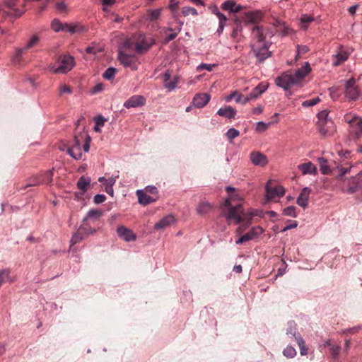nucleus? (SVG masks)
<instances>
[{
    "label": "nucleus",
    "instance_id": "f257e3e1",
    "mask_svg": "<svg viewBox=\"0 0 362 362\" xmlns=\"http://www.w3.org/2000/svg\"><path fill=\"white\" fill-rule=\"evenodd\" d=\"M310 71L311 68L309 63L305 62L303 66L296 69L293 73L286 71L278 76L275 83L279 87L284 88L285 90H288L292 86L298 84Z\"/></svg>",
    "mask_w": 362,
    "mask_h": 362
},
{
    "label": "nucleus",
    "instance_id": "f03ea898",
    "mask_svg": "<svg viewBox=\"0 0 362 362\" xmlns=\"http://www.w3.org/2000/svg\"><path fill=\"white\" fill-rule=\"evenodd\" d=\"M344 121L349 124V134L355 139L362 135V118L351 113H347L344 117Z\"/></svg>",
    "mask_w": 362,
    "mask_h": 362
},
{
    "label": "nucleus",
    "instance_id": "7ed1b4c3",
    "mask_svg": "<svg viewBox=\"0 0 362 362\" xmlns=\"http://www.w3.org/2000/svg\"><path fill=\"white\" fill-rule=\"evenodd\" d=\"M59 65L58 66L54 65L51 67V70L54 74H66L75 65L74 58L69 54L59 56Z\"/></svg>",
    "mask_w": 362,
    "mask_h": 362
},
{
    "label": "nucleus",
    "instance_id": "20e7f679",
    "mask_svg": "<svg viewBox=\"0 0 362 362\" xmlns=\"http://www.w3.org/2000/svg\"><path fill=\"white\" fill-rule=\"evenodd\" d=\"M270 45L271 43L250 44L251 51L259 63L263 62L266 59L272 56V52L269 51Z\"/></svg>",
    "mask_w": 362,
    "mask_h": 362
},
{
    "label": "nucleus",
    "instance_id": "39448f33",
    "mask_svg": "<svg viewBox=\"0 0 362 362\" xmlns=\"http://www.w3.org/2000/svg\"><path fill=\"white\" fill-rule=\"evenodd\" d=\"M252 40L251 44L260 45L264 43H270L266 40V28L263 26L255 25L252 28Z\"/></svg>",
    "mask_w": 362,
    "mask_h": 362
},
{
    "label": "nucleus",
    "instance_id": "423d86ee",
    "mask_svg": "<svg viewBox=\"0 0 362 362\" xmlns=\"http://www.w3.org/2000/svg\"><path fill=\"white\" fill-rule=\"evenodd\" d=\"M264 229L261 226H255L252 227L249 232L242 235L240 238H238L235 243L237 245H241L245 242L250 241L251 240L255 239L258 238L260 235L264 233Z\"/></svg>",
    "mask_w": 362,
    "mask_h": 362
},
{
    "label": "nucleus",
    "instance_id": "0eeeda50",
    "mask_svg": "<svg viewBox=\"0 0 362 362\" xmlns=\"http://www.w3.org/2000/svg\"><path fill=\"white\" fill-rule=\"evenodd\" d=\"M264 18V13L261 10H255L244 13L243 22L246 24H255L260 23Z\"/></svg>",
    "mask_w": 362,
    "mask_h": 362
},
{
    "label": "nucleus",
    "instance_id": "6e6552de",
    "mask_svg": "<svg viewBox=\"0 0 362 362\" xmlns=\"http://www.w3.org/2000/svg\"><path fill=\"white\" fill-rule=\"evenodd\" d=\"M243 206L242 204H238L235 206H231L229 208L227 214H225V217L227 221H230L234 220L235 223H240L243 222L244 218L242 217Z\"/></svg>",
    "mask_w": 362,
    "mask_h": 362
},
{
    "label": "nucleus",
    "instance_id": "1a4fd4ad",
    "mask_svg": "<svg viewBox=\"0 0 362 362\" xmlns=\"http://www.w3.org/2000/svg\"><path fill=\"white\" fill-rule=\"evenodd\" d=\"M345 95L350 100H356L359 96V90L356 86V80L351 78L345 83Z\"/></svg>",
    "mask_w": 362,
    "mask_h": 362
},
{
    "label": "nucleus",
    "instance_id": "9d476101",
    "mask_svg": "<svg viewBox=\"0 0 362 362\" xmlns=\"http://www.w3.org/2000/svg\"><path fill=\"white\" fill-rule=\"evenodd\" d=\"M269 182L265 187L266 189V197L268 200H272L275 197H281L285 194V189L282 186H276L274 187H272L269 186Z\"/></svg>",
    "mask_w": 362,
    "mask_h": 362
},
{
    "label": "nucleus",
    "instance_id": "9b49d317",
    "mask_svg": "<svg viewBox=\"0 0 362 362\" xmlns=\"http://www.w3.org/2000/svg\"><path fill=\"white\" fill-rule=\"evenodd\" d=\"M118 59L124 67H131L136 69V57L135 55L127 54L119 52L118 54Z\"/></svg>",
    "mask_w": 362,
    "mask_h": 362
},
{
    "label": "nucleus",
    "instance_id": "f8f14e48",
    "mask_svg": "<svg viewBox=\"0 0 362 362\" xmlns=\"http://www.w3.org/2000/svg\"><path fill=\"white\" fill-rule=\"evenodd\" d=\"M320 134L323 136H332L335 132V125L332 120L325 121L317 125Z\"/></svg>",
    "mask_w": 362,
    "mask_h": 362
},
{
    "label": "nucleus",
    "instance_id": "ddd939ff",
    "mask_svg": "<svg viewBox=\"0 0 362 362\" xmlns=\"http://www.w3.org/2000/svg\"><path fill=\"white\" fill-rule=\"evenodd\" d=\"M146 103V98L139 95H134L130 97L127 100H126L124 103V106L126 108L131 107H139L144 105Z\"/></svg>",
    "mask_w": 362,
    "mask_h": 362
},
{
    "label": "nucleus",
    "instance_id": "4468645a",
    "mask_svg": "<svg viewBox=\"0 0 362 362\" xmlns=\"http://www.w3.org/2000/svg\"><path fill=\"white\" fill-rule=\"evenodd\" d=\"M117 233L119 238L126 242L134 241L136 239V234L130 229L121 226L117 228Z\"/></svg>",
    "mask_w": 362,
    "mask_h": 362
},
{
    "label": "nucleus",
    "instance_id": "2eb2a0df",
    "mask_svg": "<svg viewBox=\"0 0 362 362\" xmlns=\"http://www.w3.org/2000/svg\"><path fill=\"white\" fill-rule=\"evenodd\" d=\"M211 96L208 93H197L192 100V104L197 108H202L209 102Z\"/></svg>",
    "mask_w": 362,
    "mask_h": 362
},
{
    "label": "nucleus",
    "instance_id": "dca6fc26",
    "mask_svg": "<svg viewBox=\"0 0 362 362\" xmlns=\"http://www.w3.org/2000/svg\"><path fill=\"white\" fill-rule=\"evenodd\" d=\"M311 191L310 188L305 187L301 190L300 194L297 197L296 203L303 209H305L308 206V200Z\"/></svg>",
    "mask_w": 362,
    "mask_h": 362
},
{
    "label": "nucleus",
    "instance_id": "f3484780",
    "mask_svg": "<svg viewBox=\"0 0 362 362\" xmlns=\"http://www.w3.org/2000/svg\"><path fill=\"white\" fill-rule=\"evenodd\" d=\"M250 158L251 162L255 165H259V166H265L268 163V159L267 157L259 152V151H253L250 155Z\"/></svg>",
    "mask_w": 362,
    "mask_h": 362
},
{
    "label": "nucleus",
    "instance_id": "a211bd4d",
    "mask_svg": "<svg viewBox=\"0 0 362 362\" xmlns=\"http://www.w3.org/2000/svg\"><path fill=\"white\" fill-rule=\"evenodd\" d=\"M175 221V219L173 215H167L155 223L154 228L157 230L165 229L171 226Z\"/></svg>",
    "mask_w": 362,
    "mask_h": 362
},
{
    "label": "nucleus",
    "instance_id": "6ab92c4d",
    "mask_svg": "<svg viewBox=\"0 0 362 362\" xmlns=\"http://www.w3.org/2000/svg\"><path fill=\"white\" fill-rule=\"evenodd\" d=\"M287 334H291L295 338L300 348V354L302 356L306 355L308 354V348L306 347L305 341L301 337V336L298 333H296V332H293L292 329L288 330Z\"/></svg>",
    "mask_w": 362,
    "mask_h": 362
},
{
    "label": "nucleus",
    "instance_id": "aec40b11",
    "mask_svg": "<svg viewBox=\"0 0 362 362\" xmlns=\"http://www.w3.org/2000/svg\"><path fill=\"white\" fill-rule=\"evenodd\" d=\"M138 202L142 205H147L156 201L157 197H153L148 195L144 190L139 189L136 191Z\"/></svg>",
    "mask_w": 362,
    "mask_h": 362
},
{
    "label": "nucleus",
    "instance_id": "412c9836",
    "mask_svg": "<svg viewBox=\"0 0 362 362\" xmlns=\"http://www.w3.org/2000/svg\"><path fill=\"white\" fill-rule=\"evenodd\" d=\"M217 114L220 116L231 119L235 117L236 111L231 106H225L224 107L220 108L218 110Z\"/></svg>",
    "mask_w": 362,
    "mask_h": 362
},
{
    "label": "nucleus",
    "instance_id": "4be33fe9",
    "mask_svg": "<svg viewBox=\"0 0 362 362\" xmlns=\"http://www.w3.org/2000/svg\"><path fill=\"white\" fill-rule=\"evenodd\" d=\"M298 168L303 175H315L317 173L316 167L311 162L300 164L298 165Z\"/></svg>",
    "mask_w": 362,
    "mask_h": 362
},
{
    "label": "nucleus",
    "instance_id": "5701e85b",
    "mask_svg": "<svg viewBox=\"0 0 362 362\" xmlns=\"http://www.w3.org/2000/svg\"><path fill=\"white\" fill-rule=\"evenodd\" d=\"M361 187V179L358 175L356 177H351L349 181V193H354Z\"/></svg>",
    "mask_w": 362,
    "mask_h": 362
},
{
    "label": "nucleus",
    "instance_id": "b1692460",
    "mask_svg": "<svg viewBox=\"0 0 362 362\" xmlns=\"http://www.w3.org/2000/svg\"><path fill=\"white\" fill-rule=\"evenodd\" d=\"M26 51L23 47L16 49L14 54L11 57V62L14 65H21L23 63V54Z\"/></svg>",
    "mask_w": 362,
    "mask_h": 362
},
{
    "label": "nucleus",
    "instance_id": "393cba45",
    "mask_svg": "<svg viewBox=\"0 0 362 362\" xmlns=\"http://www.w3.org/2000/svg\"><path fill=\"white\" fill-rule=\"evenodd\" d=\"M90 177L81 176L77 181V187L82 191L83 193L88 190V187L90 184Z\"/></svg>",
    "mask_w": 362,
    "mask_h": 362
},
{
    "label": "nucleus",
    "instance_id": "a878e982",
    "mask_svg": "<svg viewBox=\"0 0 362 362\" xmlns=\"http://www.w3.org/2000/svg\"><path fill=\"white\" fill-rule=\"evenodd\" d=\"M334 57L336 60L333 62V65L337 66L348 59L349 54L344 50H340Z\"/></svg>",
    "mask_w": 362,
    "mask_h": 362
},
{
    "label": "nucleus",
    "instance_id": "bb28decb",
    "mask_svg": "<svg viewBox=\"0 0 362 362\" xmlns=\"http://www.w3.org/2000/svg\"><path fill=\"white\" fill-rule=\"evenodd\" d=\"M212 207L209 202L203 201L198 204L197 211L199 215H205L211 210Z\"/></svg>",
    "mask_w": 362,
    "mask_h": 362
},
{
    "label": "nucleus",
    "instance_id": "cd10ccee",
    "mask_svg": "<svg viewBox=\"0 0 362 362\" xmlns=\"http://www.w3.org/2000/svg\"><path fill=\"white\" fill-rule=\"evenodd\" d=\"M42 177V175H41V174L35 175L31 177L28 180V183L23 187V189L43 184Z\"/></svg>",
    "mask_w": 362,
    "mask_h": 362
},
{
    "label": "nucleus",
    "instance_id": "c85d7f7f",
    "mask_svg": "<svg viewBox=\"0 0 362 362\" xmlns=\"http://www.w3.org/2000/svg\"><path fill=\"white\" fill-rule=\"evenodd\" d=\"M314 21L313 16L309 14H303L300 16V27L302 30H306L309 24Z\"/></svg>",
    "mask_w": 362,
    "mask_h": 362
},
{
    "label": "nucleus",
    "instance_id": "c756f323",
    "mask_svg": "<svg viewBox=\"0 0 362 362\" xmlns=\"http://www.w3.org/2000/svg\"><path fill=\"white\" fill-rule=\"evenodd\" d=\"M161 13V8L148 10L147 11L146 19L151 22L155 21L159 18Z\"/></svg>",
    "mask_w": 362,
    "mask_h": 362
},
{
    "label": "nucleus",
    "instance_id": "7c9ffc66",
    "mask_svg": "<svg viewBox=\"0 0 362 362\" xmlns=\"http://www.w3.org/2000/svg\"><path fill=\"white\" fill-rule=\"evenodd\" d=\"M318 162L320 168L321 173L323 175H328L331 172L329 167L327 165V159L324 158H319Z\"/></svg>",
    "mask_w": 362,
    "mask_h": 362
},
{
    "label": "nucleus",
    "instance_id": "2f4dec72",
    "mask_svg": "<svg viewBox=\"0 0 362 362\" xmlns=\"http://www.w3.org/2000/svg\"><path fill=\"white\" fill-rule=\"evenodd\" d=\"M102 215V211L99 209H91L90 210L86 216L84 217L83 221L85 222L86 221H87L88 219H93V220H95L97 218H98L99 217H100Z\"/></svg>",
    "mask_w": 362,
    "mask_h": 362
},
{
    "label": "nucleus",
    "instance_id": "473e14b6",
    "mask_svg": "<svg viewBox=\"0 0 362 362\" xmlns=\"http://www.w3.org/2000/svg\"><path fill=\"white\" fill-rule=\"evenodd\" d=\"M267 87L268 86L266 83H261L252 90V93L257 98L261 94H262L267 90Z\"/></svg>",
    "mask_w": 362,
    "mask_h": 362
},
{
    "label": "nucleus",
    "instance_id": "72a5a7b5",
    "mask_svg": "<svg viewBox=\"0 0 362 362\" xmlns=\"http://www.w3.org/2000/svg\"><path fill=\"white\" fill-rule=\"evenodd\" d=\"M328 115H329V112L327 110H323L320 111L317 115V118H318L317 125L318 124H322V122H324L325 121L332 120L330 118L328 117Z\"/></svg>",
    "mask_w": 362,
    "mask_h": 362
},
{
    "label": "nucleus",
    "instance_id": "f704fd0d",
    "mask_svg": "<svg viewBox=\"0 0 362 362\" xmlns=\"http://www.w3.org/2000/svg\"><path fill=\"white\" fill-rule=\"evenodd\" d=\"M51 28L55 32H59L61 30H64V25H63L59 20L55 18L51 23Z\"/></svg>",
    "mask_w": 362,
    "mask_h": 362
},
{
    "label": "nucleus",
    "instance_id": "c9c22d12",
    "mask_svg": "<svg viewBox=\"0 0 362 362\" xmlns=\"http://www.w3.org/2000/svg\"><path fill=\"white\" fill-rule=\"evenodd\" d=\"M39 40V37L36 35H34L26 43V45L23 47L24 49L28 50L35 47L38 43Z\"/></svg>",
    "mask_w": 362,
    "mask_h": 362
},
{
    "label": "nucleus",
    "instance_id": "e433bc0d",
    "mask_svg": "<svg viewBox=\"0 0 362 362\" xmlns=\"http://www.w3.org/2000/svg\"><path fill=\"white\" fill-rule=\"evenodd\" d=\"M117 69L114 67L107 68L103 73V76L107 80H112L115 78Z\"/></svg>",
    "mask_w": 362,
    "mask_h": 362
},
{
    "label": "nucleus",
    "instance_id": "4c0bfd02",
    "mask_svg": "<svg viewBox=\"0 0 362 362\" xmlns=\"http://www.w3.org/2000/svg\"><path fill=\"white\" fill-rule=\"evenodd\" d=\"M235 6V2L234 1L227 0L221 5V8L233 13Z\"/></svg>",
    "mask_w": 362,
    "mask_h": 362
},
{
    "label": "nucleus",
    "instance_id": "58836bf2",
    "mask_svg": "<svg viewBox=\"0 0 362 362\" xmlns=\"http://www.w3.org/2000/svg\"><path fill=\"white\" fill-rule=\"evenodd\" d=\"M233 99H235V102L237 103H240L241 94L240 93H238L237 90H235V91L232 92L229 95L226 97V102H230Z\"/></svg>",
    "mask_w": 362,
    "mask_h": 362
},
{
    "label": "nucleus",
    "instance_id": "ea45409f",
    "mask_svg": "<svg viewBox=\"0 0 362 362\" xmlns=\"http://www.w3.org/2000/svg\"><path fill=\"white\" fill-rule=\"evenodd\" d=\"M76 149H74L73 147H67L66 152L67 153L71 156L75 160H78L81 158L82 157V153L81 151H78L77 153H75Z\"/></svg>",
    "mask_w": 362,
    "mask_h": 362
},
{
    "label": "nucleus",
    "instance_id": "a19ab883",
    "mask_svg": "<svg viewBox=\"0 0 362 362\" xmlns=\"http://www.w3.org/2000/svg\"><path fill=\"white\" fill-rule=\"evenodd\" d=\"M239 135V131L234 128H230L226 134V136L230 142H231L233 139L238 137Z\"/></svg>",
    "mask_w": 362,
    "mask_h": 362
},
{
    "label": "nucleus",
    "instance_id": "79ce46f5",
    "mask_svg": "<svg viewBox=\"0 0 362 362\" xmlns=\"http://www.w3.org/2000/svg\"><path fill=\"white\" fill-rule=\"evenodd\" d=\"M272 123V122H271L268 123H265L264 122H258L256 124L255 131L257 132H264L269 128Z\"/></svg>",
    "mask_w": 362,
    "mask_h": 362
},
{
    "label": "nucleus",
    "instance_id": "37998d69",
    "mask_svg": "<svg viewBox=\"0 0 362 362\" xmlns=\"http://www.w3.org/2000/svg\"><path fill=\"white\" fill-rule=\"evenodd\" d=\"M151 45H148L145 42L138 43L136 45L135 50L139 54H142L146 51H148L150 48Z\"/></svg>",
    "mask_w": 362,
    "mask_h": 362
},
{
    "label": "nucleus",
    "instance_id": "c03bdc74",
    "mask_svg": "<svg viewBox=\"0 0 362 362\" xmlns=\"http://www.w3.org/2000/svg\"><path fill=\"white\" fill-rule=\"evenodd\" d=\"M41 175H42V181L43 184H49L52 181V176L53 173L52 170L46 171L43 173H41Z\"/></svg>",
    "mask_w": 362,
    "mask_h": 362
},
{
    "label": "nucleus",
    "instance_id": "a18cd8bd",
    "mask_svg": "<svg viewBox=\"0 0 362 362\" xmlns=\"http://www.w3.org/2000/svg\"><path fill=\"white\" fill-rule=\"evenodd\" d=\"M283 214L284 216H291V217H293V218L296 217V207L293 206H289L285 208L283 210Z\"/></svg>",
    "mask_w": 362,
    "mask_h": 362
},
{
    "label": "nucleus",
    "instance_id": "49530a36",
    "mask_svg": "<svg viewBox=\"0 0 362 362\" xmlns=\"http://www.w3.org/2000/svg\"><path fill=\"white\" fill-rule=\"evenodd\" d=\"M283 354L288 358H293L296 355V349L291 346H288L283 351Z\"/></svg>",
    "mask_w": 362,
    "mask_h": 362
},
{
    "label": "nucleus",
    "instance_id": "de8ad7c7",
    "mask_svg": "<svg viewBox=\"0 0 362 362\" xmlns=\"http://www.w3.org/2000/svg\"><path fill=\"white\" fill-rule=\"evenodd\" d=\"M83 239V236L81 233V230H79L77 233H74L71 239V245L77 244L80 243Z\"/></svg>",
    "mask_w": 362,
    "mask_h": 362
},
{
    "label": "nucleus",
    "instance_id": "09e8293b",
    "mask_svg": "<svg viewBox=\"0 0 362 362\" xmlns=\"http://www.w3.org/2000/svg\"><path fill=\"white\" fill-rule=\"evenodd\" d=\"M182 12V14L184 16H187L190 14L192 16L197 15V11L194 8L189 7V6L183 7Z\"/></svg>",
    "mask_w": 362,
    "mask_h": 362
},
{
    "label": "nucleus",
    "instance_id": "8fccbe9b",
    "mask_svg": "<svg viewBox=\"0 0 362 362\" xmlns=\"http://www.w3.org/2000/svg\"><path fill=\"white\" fill-rule=\"evenodd\" d=\"M340 350L341 346L339 345H332L331 346L330 354L334 359H336L338 357Z\"/></svg>",
    "mask_w": 362,
    "mask_h": 362
},
{
    "label": "nucleus",
    "instance_id": "3c124183",
    "mask_svg": "<svg viewBox=\"0 0 362 362\" xmlns=\"http://www.w3.org/2000/svg\"><path fill=\"white\" fill-rule=\"evenodd\" d=\"M320 101V99L317 97L310 100H305L303 102L302 105L303 107H312L317 104Z\"/></svg>",
    "mask_w": 362,
    "mask_h": 362
},
{
    "label": "nucleus",
    "instance_id": "603ef678",
    "mask_svg": "<svg viewBox=\"0 0 362 362\" xmlns=\"http://www.w3.org/2000/svg\"><path fill=\"white\" fill-rule=\"evenodd\" d=\"M177 82H178V81H177V78H175L173 81H169L166 82L164 84V86L169 91H172L176 88Z\"/></svg>",
    "mask_w": 362,
    "mask_h": 362
},
{
    "label": "nucleus",
    "instance_id": "864d4df0",
    "mask_svg": "<svg viewBox=\"0 0 362 362\" xmlns=\"http://www.w3.org/2000/svg\"><path fill=\"white\" fill-rule=\"evenodd\" d=\"M242 30V26L240 23L236 25L235 28H233V32L231 33L232 38H237Z\"/></svg>",
    "mask_w": 362,
    "mask_h": 362
},
{
    "label": "nucleus",
    "instance_id": "5fc2aeb1",
    "mask_svg": "<svg viewBox=\"0 0 362 362\" xmlns=\"http://www.w3.org/2000/svg\"><path fill=\"white\" fill-rule=\"evenodd\" d=\"M10 271L8 269H3L0 271V280H4L5 281L6 279L9 281H12L10 279L9 276Z\"/></svg>",
    "mask_w": 362,
    "mask_h": 362
},
{
    "label": "nucleus",
    "instance_id": "6e6d98bb",
    "mask_svg": "<svg viewBox=\"0 0 362 362\" xmlns=\"http://www.w3.org/2000/svg\"><path fill=\"white\" fill-rule=\"evenodd\" d=\"M144 191L146 194L149 193V194H151L153 195L158 194V189H157L156 187H155V186L148 185V186L146 187V188Z\"/></svg>",
    "mask_w": 362,
    "mask_h": 362
},
{
    "label": "nucleus",
    "instance_id": "4d7b16f0",
    "mask_svg": "<svg viewBox=\"0 0 362 362\" xmlns=\"http://www.w3.org/2000/svg\"><path fill=\"white\" fill-rule=\"evenodd\" d=\"M106 199V197L104 194H96L93 198V202L96 204L104 202Z\"/></svg>",
    "mask_w": 362,
    "mask_h": 362
},
{
    "label": "nucleus",
    "instance_id": "13d9d810",
    "mask_svg": "<svg viewBox=\"0 0 362 362\" xmlns=\"http://www.w3.org/2000/svg\"><path fill=\"white\" fill-rule=\"evenodd\" d=\"M90 141H91L90 136L89 135H86V139H85V143L83 146V148L85 152L89 151Z\"/></svg>",
    "mask_w": 362,
    "mask_h": 362
},
{
    "label": "nucleus",
    "instance_id": "bf43d9fd",
    "mask_svg": "<svg viewBox=\"0 0 362 362\" xmlns=\"http://www.w3.org/2000/svg\"><path fill=\"white\" fill-rule=\"evenodd\" d=\"M309 51V48L306 45H298L297 47L298 55L303 54Z\"/></svg>",
    "mask_w": 362,
    "mask_h": 362
},
{
    "label": "nucleus",
    "instance_id": "052dcab7",
    "mask_svg": "<svg viewBox=\"0 0 362 362\" xmlns=\"http://www.w3.org/2000/svg\"><path fill=\"white\" fill-rule=\"evenodd\" d=\"M178 33H177V31L176 33H173L168 35V36H166L165 38L163 40V44L166 45L170 41L174 40L177 37Z\"/></svg>",
    "mask_w": 362,
    "mask_h": 362
},
{
    "label": "nucleus",
    "instance_id": "680f3d73",
    "mask_svg": "<svg viewBox=\"0 0 362 362\" xmlns=\"http://www.w3.org/2000/svg\"><path fill=\"white\" fill-rule=\"evenodd\" d=\"M72 93L71 89V88L69 86L64 85V86L60 87V89H59V93L60 94H62V93Z\"/></svg>",
    "mask_w": 362,
    "mask_h": 362
},
{
    "label": "nucleus",
    "instance_id": "e2e57ef3",
    "mask_svg": "<svg viewBox=\"0 0 362 362\" xmlns=\"http://www.w3.org/2000/svg\"><path fill=\"white\" fill-rule=\"evenodd\" d=\"M216 16L218 18L219 23H226V22L227 21V18L223 13L217 11Z\"/></svg>",
    "mask_w": 362,
    "mask_h": 362
},
{
    "label": "nucleus",
    "instance_id": "0e129e2a",
    "mask_svg": "<svg viewBox=\"0 0 362 362\" xmlns=\"http://www.w3.org/2000/svg\"><path fill=\"white\" fill-rule=\"evenodd\" d=\"M253 216H263V213L262 211L255 210V211H250V220H252Z\"/></svg>",
    "mask_w": 362,
    "mask_h": 362
},
{
    "label": "nucleus",
    "instance_id": "69168bd1",
    "mask_svg": "<svg viewBox=\"0 0 362 362\" xmlns=\"http://www.w3.org/2000/svg\"><path fill=\"white\" fill-rule=\"evenodd\" d=\"M64 28H65L64 30H66V31L69 32L70 33H74L76 31V27L75 25H71L65 23Z\"/></svg>",
    "mask_w": 362,
    "mask_h": 362
},
{
    "label": "nucleus",
    "instance_id": "338daca9",
    "mask_svg": "<svg viewBox=\"0 0 362 362\" xmlns=\"http://www.w3.org/2000/svg\"><path fill=\"white\" fill-rule=\"evenodd\" d=\"M104 88V86L103 84L102 83H98L97 85H95L93 89H92V93H99V92H101Z\"/></svg>",
    "mask_w": 362,
    "mask_h": 362
},
{
    "label": "nucleus",
    "instance_id": "774afa93",
    "mask_svg": "<svg viewBox=\"0 0 362 362\" xmlns=\"http://www.w3.org/2000/svg\"><path fill=\"white\" fill-rule=\"evenodd\" d=\"M16 1L17 0H5V5L11 9H13Z\"/></svg>",
    "mask_w": 362,
    "mask_h": 362
}]
</instances>
